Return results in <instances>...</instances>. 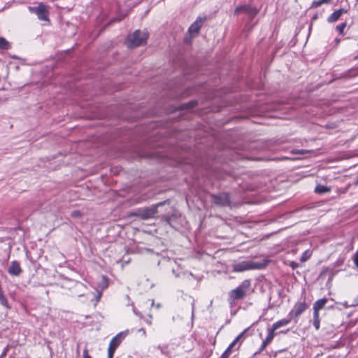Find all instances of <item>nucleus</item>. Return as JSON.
<instances>
[{
	"instance_id": "28",
	"label": "nucleus",
	"mask_w": 358,
	"mask_h": 358,
	"mask_svg": "<svg viewBox=\"0 0 358 358\" xmlns=\"http://www.w3.org/2000/svg\"><path fill=\"white\" fill-rule=\"evenodd\" d=\"M152 316L151 315H148V317L145 319V322L148 325H150V324H152Z\"/></svg>"
},
{
	"instance_id": "36",
	"label": "nucleus",
	"mask_w": 358,
	"mask_h": 358,
	"mask_svg": "<svg viewBox=\"0 0 358 358\" xmlns=\"http://www.w3.org/2000/svg\"><path fill=\"white\" fill-rule=\"evenodd\" d=\"M295 153L303 154V153H304V151H303V150H298V151H296Z\"/></svg>"
},
{
	"instance_id": "25",
	"label": "nucleus",
	"mask_w": 358,
	"mask_h": 358,
	"mask_svg": "<svg viewBox=\"0 0 358 358\" xmlns=\"http://www.w3.org/2000/svg\"><path fill=\"white\" fill-rule=\"evenodd\" d=\"M71 215L73 217H80L82 216V213L79 210H73Z\"/></svg>"
},
{
	"instance_id": "22",
	"label": "nucleus",
	"mask_w": 358,
	"mask_h": 358,
	"mask_svg": "<svg viewBox=\"0 0 358 358\" xmlns=\"http://www.w3.org/2000/svg\"><path fill=\"white\" fill-rule=\"evenodd\" d=\"M356 75H358V68L356 69H351V70L348 71L346 73L345 76L346 77H349V76H356Z\"/></svg>"
},
{
	"instance_id": "16",
	"label": "nucleus",
	"mask_w": 358,
	"mask_h": 358,
	"mask_svg": "<svg viewBox=\"0 0 358 358\" xmlns=\"http://www.w3.org/2000/svg\"><path fill=\"white\" fill-rule=\"evenodd\" d=\"M327 303V299L322 298L316 301L313 304V312L319 313V310L322 309Z\"/></svg>"
},
{
	"instance_id": "30",
	"label": "nucleus",
	"mask_w": 358,
	"mask_h": 358,
	"mask_svg": "<svg viewBox=\"0 0 358 358\" xmlns=\"http://www.w3.org/2000/svg\"><path fill=\"white\" fill-rule=\"evenodd\" d=\"M289 266L293 268V269H295L296 268H297L299 266V264L297 262H291L289 263Z\"/></svg>"
},
{
	"instance_id": "11",
	"label": "nucleus",
	"mask_w": 358,
	"mask_h": 358,
	"mask_svg": "<svg viewBox=\"0 0 358 358\" xmlns=\"http://www.w3.org/2000/svg\"><path fill=\"white\" fill-rule=\"evenodd\" d=\"M8 272L10 275L19 276L22 272L20 263L16 260L11 262Z\"/></svg>"
},
{
	"instance_id": "15",
	"label": "nucleus",
	"mask_w": 358,
	"mask_h": 358,
	"mask_svg": "<svg viewBox=\"0 0 358 358\" xmlns=\"http://www.w3.org/2000/svg\"><path fill=\"white\" fill-rule=\"evenodd\" d=\"M291 317H289V318H284V319H282L275 323L273 324L272 327L270 328L271 330H273L274 332L275 330H277L278 329L282 327H285V326H287V324H289L290 321H291Z\"/></svg>"
},
{
	"instance_id": "13",
	"label": "nucleus",
	"mask_w": 358,
	"mask_h": 358,
	"mask_svg": "<svg viewBox=\"0 0 358 358\" xmlns=\"http://www.w3.org/2000/svg\"><path fill=\"white\" fill-rule=\"evenodd\" d=\"M347 12V10L342 8L336 10L328 17L327 22L329 23L335 22L338 20L343 13H346Z\"/></svg>"
},
{
	"instance_id": "27",
	"label": "nucleus",
	"mask_w": 358,
	"mask_h": 358,
	"mask_svg": "<svg viewBox=\"0 0 358 358\" xmlns=\"http://www.w3.org/2000/svg\"><path fill=\"white\" fill-rule=\"evenodd\" d=\"M353 261L355 265L358 268V250L354 255Z\"/></svg>"
},
{
	"instance_id": "29",
	"label": "nucleus",
	"mask_w": 358,
	"mask_h": 358,
	"mask_svg": "<svg viewBox=\"0 0 358 358\" xmlns=\"http://www.w3.org/2000/svg\"><path fill=\"white\" fill-rule=\"evenodd\" d=\"M83 358H92L91 356L88 353V350L87 348H85L83 350Z\"/></svg>"
},
{
	"instance_id": "42",
	"label": "nucleus",
	"mask_w": 358,
	"mask_h": 358,
	"mask_svg": "<svg viewBox=\"0 0 358 358\" xmlns=\"http://www.w3.org/2000/svg\"><path fill=\"white\" fill-rule=\"evenodd\" d=\"M356 185H358V180H357V182H355Z\"/></svg>"
},
{
	"instance_id": "18",
	"label": "nucleus",
	"mask_w": 358,
	"mask_h": 358,
	"mask_svg": "<svg viewBox=\"0 0 358 358\" xmlns=\"http://www.w3.org/2000/svg\"><path fill=\"white\" fill-rule=\"evenodd\" d=\"M313 324L316 330H318L320 329V320L319 313L313 312Z\"/></svg>"
},
{
	"instance_id": "9",
	"label": "nucleus",
	"mask_w": 358,
	"mask_h": 358,
	"mask_svg": "<svg viewBox=\"0 0 358 358\" xmlns=\"http://www.w3.org/2000/svg\"><path fill=\"white\" fill-rule=\"evenodd\" d=\"M307 308L308 306L305 302H297L289 313L288 317H290L291 319L297 318Z\"/></svg>"
},
{
	"instance_id": "37",
	"label": "nucleus",
	"mask_w": 358,
	"mask_h": 358,
	"mask_svg": "<svg viewBox=\"0 0 358 358\" xmlns=\"http://www.w3.org/2000/svg\"><path fill=\"white\" fill-rule=\"evenodd\" d=\"M8 346H7V347L5 348L4 352H3V355H6V351H7V350H8Z\"/></svg>"
},
{
	"instance_id": "31",
	"label": "nucleus",
	"mask_w": 358,
	"mask_h": 358,
	"mask_svg": "<svg viewBox=\"0 0 358 358\" xmlns=\"http://www.w3.org/2000/svg\"><path fill=\"white\" fill-rule=\"evenodd\" d=\"M138 331L139 332H141L143 334V336H145L146 333H145V330L143 329V328H141L138 329Z\"/></svg>"
},
{
	"instance_id": "2",
	"label": "nucleus",
	"mask_w": 358,
	"mask_h": 358,
	"mask_svg": "<svg viewBox=\"0 0 358 358\" xmlns=\"http://www.w3.org/2000/svg\"><path fill=\"white\" fill-rule=\"evenodd\" d=\"M266 265V263L242 261L241 262L234 264L232 266V270L234 272H243L248 270L261 269L265 267Z\"/></svg>"
},
{
	"instance_id": "1",
	"label": "nucleus",
	"mask_w": 358,
	"mask_h": 358,
	"mask_svg": "<svg viewBox=\"0 0 358 358\" xmlns=\"http://www.w3.org/2000/svg\"><path fill=\"white\" fill-rule=\"evenodd\" d=\"M251 287L250 280H243L236 288L231 289L228 294V301L233 304L236 301L243 299Z\"/></svg>"
},
{
	"instance_id": "23",
	"label": "nucleus",
	"mask_w": 358,
	"mask_h": 358,
	"mask_svg": "<svg viewBox=\"0 0 358 358\" xmlns=\"http://www.w3.org/2000/svg\"><path fill=\"white\" fill-rule=\"evenodd\" d=\"M310 254H309L308 251H307V250H306V251H305V252H303V255L301 257V258H300V261H301V262H306V261H307V260H308V259L310 257Z\"/></svg>"
},
{
	"instance_id": "8",
	"label": "nucleus",
	"mask_w": 358,
	"mask_h": 358,
	"mask_svg": "<svg viewBox=\"0 0 358 358\" xmlns=\"http://www.w3.org/2000/svg\"><path fill=\"white\" fill-rule=\"evenodd\" d=\"M165 202H159L157 204L152 205L150 207L142 210L140 213V217L143 220H148L153 217L157 213V208L164 204Z\"/></svg>"
},
{
	"instance_id": "38",
	"label": "nucleus",
	"mask_w": 358,
	"mask_h": 358,
	"mask_svg": "<svg viewBox=\"0 0 358 358\" xmlns=\"http://www.w3.org/2000/svg\"><path fill=\"white\" fill-rule=\"evenodd\" d=\"M336 45H338L340 43V39L336 38Z\"/></svg>"
},
{
	"instance_id": "35",
	"label": "nucleus",
	"mask_w": 358,
	"mask_h": 358,
	"mask_svg": "<svg viewBox=\"0 0 358 358\" xmlns=\"http://www.w3.org/2000/svg\"><path fill=\"white\" fill-rule=\"evenodd\" d=\"M101 292H99L97 297H96V300L99 301V299L101 298Z\"/></svg>"
},
{
	"instance_id": "14",
	"label": "nucleus",
	"mask_w": 358,
	"mask_h": 358,
	"mask_svg": "<svg viewBox=\"0 0 358 358\" xmlns=\"http://www.w3.org/2000/svg\"><path fill=\"white\" fill-rule=\"evenodd\" d=\"M177 215L176 214H172L171 215H163L162 217V220L166 222L168 224H169L171 227L176 229L178 227L176 224Z\"/></svg>"
},
{
	"instance_id": "34",
	"label": "nucleus",
	"mask_w": 358,
	"mask_h": 358,
	"mask_svg": "<svg viewBox=\"0 0 358 358\" xmlns=\"http://www.w3.org/2000/svg\"><path fill=\"white\" fill-rule=\"evenodd\" d=\"M3 296H4V294H3V290H2V289H0V297Z\"/></svg>"
},
{
	"instance_id": "6",
	"label": "nucleus",
	"mask_w": 358,
	"mask_h": 358,
	"mask_svg": "<svg viewBox=\"0 0 358 358\" xmlns=\"http://www.w3.org/2000/svg\"><path fill=\"white\" fill-rule=\"evenodd\" d=\"M30 12L36 14L38 18L40 20L49 21L48 19V10L46 6L43 3H40L37 7H29Z\"/></svg>"
},
{
	"instance_id": "7",
	"label": "nucleus",
	"mask_w": 358,
	"mask_h": 358,
	"mask_svg": "<svg viewBox=\"0 0 358 358\" xmlns=\"http://www.w3.org/2000/svg\"><path fill=\"white\" fill-rule=\"evenodd\" d=\"M206 20V17H198L196 20L190 25L188 29V32L192 36H195L199 34L200 29Z\"/></svg>"
},
{
	"instance_id": "40",
	"label": "nucleus",
	"mask_w": 358,
	"mask_h": 358,
	"mask_svg": "<svg viewBox=\"0 0 358 358\" xmlns=\"http://www.w3.org/2000/svg\"><path fill=\"white\" fill-rule=\"evenodd\" d=\"M355 59H358V55L355 57Z\"/></svg>"
},
{
	"instance_id": "17",
	"label": "nucleus",
	"mask_w": 358,
	"mask_h": 358,
	"mask_svg": "<svg viewBox=\"0 0 358 358\" xmlns=\"http://www.w3.org/2000/svg\"><path fill=\"white\" fill-rule=\"evenodd\" d=\"M10 48V43L5 38L0 36V50H8Z\"/></svg>"
},
{
	"instance_id": "5",
	"label": "nucleus",
	"mask_w": 358,
	"mask_h": 358,
	"mask_svg": "<svg viewBox=\"0 0 358 358\" xmlns=\"http://www.w3.org/2000/svg\"><path fill=\"white\" fill-rule=\"evenodd\" d=\"M212 202L220 206H228L231 204L230 196L229 193L222 192L217 194H210Z\"/></svg>"
},
{
	"instance_id": "4",
	"label": "nucleus",
	"mask_w": 358,
	"mask_h": 358,
	"mask_svg": "<svg viewBox=\"0 0 358 358\" xmlns=\"http://www.w3.org/2000/svg\"><path fill=\"white\" fill-rule=\"evenodd\" d=\"M127 334L128 330L121 331L111 339L108 348V358H113V355L117 348L120 345V343L124 339Z\"/></svg>"
},
{
	"instance_id": "33",
	"label": "nucleus",
	"mask_w": 358,
	"mask_h": 358,
	"mask_svg": "<svg viewBox=\"0 0 358 358\" xmlns=\"http://www.w3.org/2000/svg\"><path fill=\"white\" fill-rule=\"evenodd\" d=\"M3 296H4V294H3V290H2V289H0V297Z\"/></svg>"
},
{
	"instance_id": "19",
	"label": "nucleus",
	"mask_w": 358,
	"mask_h": 358,
	"mask_svg": "<svg viewBox=\"0 0 358 358\" xmlns=\"http://www.w3.org/2000/svg\"><path fill=\"white\" fill-rule=\"evenodd\" d=\"M315 192L318 194H324L330 192V188L324 185H317L315 189Z\"/></svg>"
},
{
	"instance_id": "39",
	"label": "nucleus",
	"mask_w": 358,
	"mask_h": 358,
	"mask_svg": "<svg viewBox=\"0 0 358 358\" xmlns=\"http://www.w3.org/2000/svg\"><path fill=\"white\" fill-rule=\"evenodd\" d=\"M314 20L317 19V15H314L313 17Z\"/></svg>"
},
{
	"instance_id": "41",
	"label": "nucleus",
	"mask_w": 358,
	"mask_h": 358,
	"mask_svg": "<svg viewBox=\"0 0 358 358\" xmlns=\"http://www.w3.org/2000/svg\"><path fill=\"white\" fill-rule=\"evenodd\" d=\"M157 308H159V307H160V305H159V304H157Z\"/></svg>"
},
{
	"instance_id": "20",
	"label": "nucleus",
	"mask_w": 358,
	"mask_h": 358,
	"mask_svg": "<svg viewBox=\"0 0 358 358\" xmlns=\"http://www.w3.org/2000/svg\"><path fill=\"white\" fill-rule=\"evenodd\" d=\"M331 0H320L313 1L310 8H317L324 3H329Z\"/></svg>"
},
{
	"instance_id": "3",
	"label": "nucleus",
	"mask_w": 358,
	"mask_h": 358,
	"mask_svg": "<svg viewBox=\"0 0 358 358\" xmlns=\"http://www.w3.org/2000/svg\"><path fill=\"white\" fill-rule=\"evenodd\" d=\"M148 37V34L147 32L136 30L127 37L128 47L136 48L142 45L146 42Z\"/></svg>"
},
{
	"instance_id": "12",
	"label": "nucleus",
	"mask_w": 358,
	"mask_h": 358,
	"mask_svg": "<svg viewBox=\"0 0 358 358\" xmlns=\"http://www.w3.org/2000/svg\"><path fill=\"white\" fill-rule=\"evenodd\" d=\"M275 332L271 330L270 328L268 329V334L265 338V340L263 341L259 350L255 352V355L260 353L262 351H263L266 347L271 342L273 338H274Z\"/></svg>"
},
{
	"instance_id": "26",
	"label": "nucleus",
	"mask_w": 358,
	"mask_h": 358,
	"mask_svg": "<svg viewBox=\"0 0 358 358\" xmlns=\"http://www.w3.org/2000/svg\"><path fill=\"white\" fill-rule=\"evenodd\" d=\"M102 289L106 288L108 287V281L106 276H102Z\"/></svg>"
},
{
	"instance_id": "21",
	"label": "nucleus",
	"mask_w": 358,
	"mask_h": 358,
	"mask_svg": "<svg viewBox=\"0 0 358 358\" xmlns=\"http://www.w3.org/2000/svg\"><path fill=\"white\" fill-rule=\"evenodd\" d=\"M346 25H347L346 22H343V23L337 25L336 29L337 31H339V33L343 35V34H344L343 33V30L345 28Z\"/></svg>"
},
{
	"instance_id": "10",
	"label": "nucleus",
	"mask_w": 358,
	"mask_h": 358,
	"mask_svg": "<svg viewBox=\"0 0 358 358\" xmlns=\"http://www.w3.org/2000/svg\"><path fill=\"white\" fill-rule=\"evenodd\" d=\"M248 329H245L243 331H242L228 346V348L225 350V351L222 354L220 358H229L230 355L231 354V349L236 345L237 342H238L241 338L244 336L245 332Z\"/></svg>"
},
{
	"instance_id": "32",
	"label": "nucleus",
	"mask_w": 358,
	"mask_h": 358,
	"mask_svg": "<svg viewBox=\"0 0 358 358\" xmlns=\"http://www.w3.org/2000/svg\"><path fill=\"white\" fill-rule=\"evenodd\" d=\"M195 101H191L188 103V105H190L189 107H193L195 105Z\"/></svg>"
},
{
	"instance_id": "24",
	"label": "nucleus",
	"mask_w": 358,
	"mask_h": 358,
	"mask_svg": "<svg viewBox=\"0 0 358 358\" xmlns=\"http://www.w3.org/2000/svg\"><path fill=\"white\" fill-rule=\"evenodd\" d=\"M0 303L6 308H9L8 302L5 295L3 296L0 297Z\"/></svg>"
}]
</instances>
